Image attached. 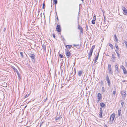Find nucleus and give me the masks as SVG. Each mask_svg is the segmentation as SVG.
Listing matches in <instances>:
<instances>
[{"mask_svg":"<svg viewBox=\"0 0 127 127\" xmlns=\"http://www.w3.org/2000/svg\"><path fill=\"white\" fill-rule=\"evenodd\" d=\"M93 52V51L90 50V52L88 54V59H90L91 57V56Z\"/></svg>","mask_w":127,"mask_h":127,"instance_id":"nucleus-10","label":"nucleus"},{"mask_svg":"<svg viewBox=\"0 0 127 127\" xmlns=\"http://www.w3.org/2000/svg\"><path fill=\"white\" fill-rule=\"evenodd\" d=\"M123 70V71L124 73V74H127V71L126 69H124Z\"/></svg>","mask_w":127,"mask_h":127,"instance_id":"nucleus-21","label":"nucleus"},{"mask_svg":"<svg viewBox=\"0 0 127 127\" xmlns=\"http://www.w3.org/2000/svg\"><path fill=\"white\" fill-rule=\"evenodd\" d=\"M83 73V72L82 70L79 71L78 73V76L79 77H80L81 76V75Z\"/></svg>","mask_w":127,"mask_h":127,"instance_id":"nucleus-14","label":"nucleus"},{"mask_svg":"<svg viewBox=\"0 0 127 127\" xmlns=\"http://www.w3.org/2000/svg\"><path fill=\"white\" fill-rule=\"evenodd\" d=\"M124 43L125 44L126 48H127V42L125 40H124Z\"/></svg>","mask_w":127,"mask_h":127,"instance_id":"nucleus-27","label":"nucleus"},{"mask_svg":"<svg viewBox=\"0 0 127 127\" xmlns=\"http://www.w3.org/2000/svg\"><path fill=\"white\" fill-rule=\"evenodd\" d=\"M65 54L67 58H69L70 56L71 53L70 51L67 49H65Z\"/></svg>","mask_w":127,"mask_h":127,"instance_id":"nucleus-2","label":"nucleus"},{"mask_svg":"<svg viewBox=\"0 0 127 127\" xmlns=\"http://www.w3.org/2000/svg\"><path fill=\"white\" fill-rule=\"evenodd\" d=\"M86 30L87 31V30H88V27L87 25H86Z\"/></svg>","mask_w":127,"mask_h":127,"instance_id":"nucleus-43","label":"nucleus"},{"mask_svg":"<svg viewBox=\"0 0 127 127\" xmlns=\"http://www.w3.org/2000/svg\"><path fill=\"white\" fill-rule=\"evenodd\" d=\"M73 46H78V47H79L78 48H80V47L79 46V44H77V45H75V44H73Z\"/></svg>","mask_w":127,"mask_h":127,"instance_id":"nucleus-26","label":"nucleus"},{"mask_svg":"<svg viewBox=\"0 0 127 127\" xmlns=\"http://www.w3.org/2000/svg\"><path fill=\"white\" fill-rule=\"evenodd\" d=\"M57 19L58 20V17L57 16Z\"/></svg>","mask_w":127,"mask_h":127,"instance_id":"nucleus-46","label":"nucleus"},{"mask_svg":"<svg viewBox=\"0 0 127 127\" xmlns=\"http://www.w3.org/2000/svg\"><path fill=\"white\" fill-rule=\"evenodd\" d=\"M29 56L32 59L34 60V61H35V60H34L35 57V56L33 54H29Z\"/></svg>","mask_w":127,"mask_h":127,"instance_id":"nucleus-6","label":"nucleus"},{"mask_svg":"<svg viewBox=\"0 0 127 127\" xmlns=\"http://www.w3.org/2000/svg\"><path fill=\"white\" fill-rule=\"evenodd\" d=\"M106 80L107 82L108 85L110 86V80L109 79V77L108 75H106Z\"/></svg>","mask_w":127,"mask_h":127,"instance_id":"nucleus-4","label":"nucleus"},{"mask_svg":"<svg viewBox=\"0 0 127 127\" xmlns=\"http://www.w3.org/2000/svg\"><path fill=\"white\" fill-rule=\"evenodd\" d=\"M100 105L101 107H103L105 106V104L103 102L100 103Z\"/></svg>","mask_w":127,"mask_h":127,"instance_id":"nucleus-18","label":"nucleus"},{"mask_svg":"<svg viewBox=\"0 0 127 127\" xmlns=\"http://www.w3.org/2000/svg\"><path fill=\"white\" fill-rule=\"evenodd\" d=\"M103 113V111L102 108H100V112H99V117L101 118H102V114Z\"/></svg>","mask_w":127,"mask_h":127,"instance_id":"nucleus-8","label":"nucleus"},{"mask_svg":"<svg viewBox=\"0 0 127 127\" xmlns=\"http://www.w3.org/2000/svg\"><path fill=\"white\" fill-rule=\"evenodd\" d=\"M96 19V18L95 16V15H94V16L93 17V20H95Z\"/></svg>","mask_w":127,"mask_h":127,"instance_id":"nucleus-37","label":"nucleus"},{"mask_svg":"<svg viewBox=\"0 0 127 127\" xmlns=\"http://www.w3.org/2000/svg\"><path fill=\"white\" fill-rule=\"evenodd\" d=\"M121 68L123 69V70L125 69L124 66L123 65H122L121 66Z\"/></svg>","mask_w":127,"mask_h":127,"instance_id":"nucleus-39","label":"nucleus"},{"mask_svg":"<svg viewBox=\"0 0 127 127\" xmlns=\"http://www.w3.org/2000/svg\"><path fill=\"white\" fill-rule=\"evenodd\" d=\"M115 51L118 57L119 58L120 54L119 53H118V52L117 51V50H115Z\"/></svg>","mask_w":127,"mask_h":127,"instance_id":"nucleus-23","label":"nucleus"},{"mask_svg":"<svg viewBox=\"0 0 127 127\" xmlns=\"http://www.w3.org/2000/svg\"><path fill=\"white\" fill-rule=\"evenodd\" d=\"M20 53L21 56L22 57H23V52H20Z\"/></svg>","mask_w":127,"mask_h":127,"instance_id":"nucleus-35","label":"nucleus"},{"mask_svg":"<svg viewBox=\"0 0 127 127\" xmlns=\"http://www.w3.org/2000/svg\"><path fill=\"white\" fill-rule=\"evenodd\" d=\"M92 23L93 24H94L95 23V20H93L92 21Z\"/></svg>","mask_w":127,"mask_h":127,"instance_id":"nucleus-29","label":"nucleus"},{"mask_svg":"<svg viewBox=\"0 0 127 127\" xmlns=\"http://www.w3.org/2000/svg\"><path fill=\"white\" fill-rule=\"evenodd\" d=\"M115 67L116 70V72H117V73L119 72V71H118V69H118V64L116 65H115Z\"/></svg>","mask_w":127,"mask_h":127,"instance_id":"nucleus-17","label":"nucleus"},{"mask_svg":"<svg viewBox=\"0 0 127 127\" xmlns=\"http://www.w3.org/2000/svg\"><path fill=\"white\" fill-rule=\"evenodd\" d=\"M121 102V104L122 105V106H123L124 105V102L123 101H122V100H121L120 101Z\"/></svg>","mask_w":127,"mask_h":127,"instance_id":"nucleus-33","label":"nucleus"},{"mask_svg":"<svg viewBox=\"0 0 127 127\" xmlns=\"http://www.w3.org/2000/svg\"><path fill=\"white\" fill-rule=\"evenodd\" d=\"M116 90L115 89V90L113 92V94L115 96L116 93Z\"/></svg>","mask_w":127,"mask_h":127,"instance_id":"nucleus-28","label":"nucleus"},{"mask_svg":"<svg viewBox=\"0 0 127 127\" xmlns=\"http://www.w3.org/2000/svg\"><path fill=\"white\" fill-rule=\"evenodd\" d=\"M30 95L29 94H27L25 96V98H26L28 97L29 95Z\"/></svg>","mask_w":127,"mask_h":127,"instance_id":"nucleus-36","label":"nucleus"},{"mask_svg":"<svg viewBox=\"0 0 127 127\" xmlns=\"http://www.w3.org/2000/svg\"><path fill=\"white\" fill-rule=\"evenodd\" d=\"M108 72L109 73H111L112 74V72H111V70L112 68L111 67V66L110 64H108Z\"/></svg>","mask_w":127,"mask_h":127,"instance_id":"nucleus-5","label":"nucleus"},{"mask_svg":"<svg viewBox=\"0 0 127 127\" xmlns=\"http://www.w3.org/2000/svg\"><path fill=\"white\" fill-rule=\"evenodd\" d=\"M42 49H43L44 51H46V47L45 46L44 44H43L42 45Z\"/></svg>","mask_w":127,"mask_h":127,"instance_id":"nucleus-19","label":"nucleus"},{"mask_svg":"<svg viewBox=\"0 0 127 127\" xmlns=\"http://www.w3.org/2000/svg\"><path fill=\"white\" fill-rule=\"evenodd\" d=\"M95 47V45H93L91 49H90V50L93 51V50L94 49Z\"/></svg>","mask_w":127,"mask_h":127,"instance_id":"nucleus-22","label":"nucleus"},{"mask_svg":"<svg viewBox=\"0 0 127 127\" xmlns=\"http://www.w3.org/2000/svg\"><path fill=\"white\" fill-rule=\"evenodd\" d=\"M57 120V119H56V120Z\"/></svg>","mask_w":127,"mask_h":127,"instance_id":"nucleus-50","label":"nucleus"},{"mask_svg":"<svg viewBox=\"0 0 127 127\" xmlns=\"http://www.w3.org/2000/svg\"><path fill=\"white\" fill-rule=\"evenodd\" d=\"M115 114H112L110 118V122L111 124L113 123V122L115 118Z\"/></svg>","mask_w":127,"mask_h":127,"instance_id":"nucleus-1","label":"nucleus"},{"mask_svg":"<svg viewBox=\"0 0 127 127\" xmlns=\"http://www.w3.org/2000/svg\"><path fill=\"white\" fill-rule=\"evenodd\" d=\"M101 82H102V84L103 83V81H102V80L101 81Z\"/></svg>","mask_w":127,"mask_h":127,"instance_id":"nucleus-48","label":"nucleus"},{"mask_svg":"<svg viewBox=\"0 0 127 127\" xmlns=\"http://www.w3.org/2000/svg\"><path fill=\"white\" fill-rule=\"evenodd\" d=\"M53 37L54 38H55V34H54V33H53Z\"/></svg>","mask_w":127,"mask_h":127,"instance_id":"nucleus-42","label":"nucleus"},{"mask_svg":"<svg viewBox=\"0 0 127 127\" xmlns=\"http://www.w3.org/2000/svg\"><path fill=\"white\" fill-rule=\"evenodd\" d=\"M13 69L16 71L17 69L15 68L14 67H13Z\"/></svg>","mask_w":127,"mask_h":127,"instance_id":"nucleus-40","label":"nucleus"},{"mask_svg":"<svg viewBox=\"0 0 127 127\" xmlns=\"http://www.w3.org/2000/svg\"><path fill=\"white\" fill-rule=\"evenodd\" d=\"M102 98V96L99 93L97 94V99H98V100H99Z\"/></svg>","mask_w":127,"mask_h":127,"instance_id":"nucleus-11","label":"nucleus"},{"mask_svg":"<svg viewBox=\"0 0 127 127\" xmlns=\"http://www.w3.org/2000/svg\"><path fill=\"white\" fill-rule=\"evenodd\" d=\"M78 28L80 30V32H81L83 33V29L80 26L78 25Z\"/></svg>","mask_w":127,"mask_h":127,"instance_id":"nucleus-15","label":"nucleus"},{"mask_svg":"<svg viewBox=\"0 0 127 127\" xmlns=\"http://www.w3.org/2000/svg\"><path fill=\"white\" fill-rule=\"evenodd\" d=\"M1 72V71H0V72Z\"/></svg>","mask_w":127,"mask_h":127,"instance_id":"nucleus-52","label":"nucleus"},{"mask_svg":"<svg viewBox=\"0 0 127 127\" xmlns=\"http://www.w3.org/2000/svg\"><path fill=\"white\" fill-rule=\"evenodd\" d=\"M16 73L17 74H19V72L17 70L16 71Z\"/></svg>","mask_w":127,"mask_h":127,"instance_id":"nucleus-41","label":"nucleus"},{"mask_svg":"<svg viewBox=\"0 0 127 127\" xmlns=\"http://www.w3.org/2000/svg\"><path fill=\"white\" fill-rule=\"evenodd\" d=\"M102 91L103 92H104L105 91V89L104 87H103L102 88Z\"/></svg>","mask_w":127,"mask_h":127,"instance_id":"nucleus-30","label":"nucleus"},{"mask_svg":"<svg viewBox=\"0 0 127 127\" xmlns=\"http://www.w3.org/2000/svg\"><path fill=\"white\" fill-rule=\"evenodd\" d=\"M53 1L54 3L56 4L57 3V0H53Z\"/></svg>","mask_w":127,"mask_h":127,"instance_id":"nucleus-31","label":"nucleus"},{"mask_svg":"<svg viewBox=\"0 0 127 127\" xmlns=\"http://www.w3.org/2000/svg\"><path fill=\"white\" fill-rule=\"evenodd\" d=\"M104 127H107V126L106 125H105Z\"/></svg>","mask_w":127,"mask_h":127,"instance_id":"nucleus-45","label":"nucleus"},{"mask_svg":"<svg viewBox=\"0 0 127 127\" xmlns=\"http://www.w3.org/2000/svg\"><path fill=\"white\" fill-rule=\"evenodd\" d=\"M59 57H60V58H63V56L62 55H61V54H59Z\"/></svg>","mask_w":127,"mask_h":127,"instance_id":"nucleus-34","label":"nucleus"},{"mask_svg":"<svg viewBox=\"0 0 127 127\" xmlns=\"http://www.w3.org/2000/svg\"><path fill=\"white\" fill-rule=\"evenodd\" d=\"M116 57H115L114 55L112 54V58H111V60L112 62H115V60Z\"/></svg>","mask_w":127,"mask_h":127,"instance_id":"nucleus-12","label":"nucleus"},{"mask_svg":"<svg viewBox=\"0 0 127 127\" xmlns=\"http://www.w3.org/2000/svg\"><path fill=\"white\" fill-rule=\"evenodd\" d=\"M26 106H26L25 107L26 108Z\"/></svg>","mask_w":127,"mask_h":127,"instance_id":"nucleus-51","label":"nucleus"},{"mask_svg":"<svg viewBox=\"0 0 127 127\" xmlns=\"http://www.w3.org/2000/svg\"><path fill=\"white\" fill-rule=\"evenodd\" d=\"M122 9L123 12L125 13V14L127 15V11L126 8L125 7L123 6Z\"/></svg>","mask_w":127,"mask_h":127,"instance_id":"nucleus-9","label":"nucleus"},{"mask_svg":"<svg viewBox=\"0 0 127 127\" xmlns=\"http://www.w3.org/2000/svg\"><path fill=\"white\" fill-rule=\"evenodd\" d=\"M17 75H18V77L19 78H20V76L19 74H18Z\"/></svg>","mask_w":127,"mask_h":127,"instance_id":"nucleus-44","label":"nucleus"},{"mask_svg":"<svg viewBox=\"0 0 127 127\" xmlns=\"http://www.w3.org/2000/svg\"><path fill=\"white\" fill-rule=\"evenodd\" d=\"M114 36L115 38L114 40L116 42H118V39L117 38L116 35V34H114Z\"/></svg>","mask_w":127,"mask_h":127,"instance_id":"nucleus-16","label":"nucleus"},{"mask_svg":"<svg viewBox=\"0 0 127 127\" xmlns=\"http://www.w3.org/2000/svg\"><path fill=\"white\" fill-rule=\"evenodd\" d=\"M56 30L57 31L59 32H61V27L59 25H58L57 26L56 28Z\"/></svg>","mask_w":127,"mask_h":127,"instance_id":"nucleus-7","label":"nucleus"},{"mask_svg":"<svg viewBox=\"0 0 127 127\" xmlns=\"http://www.w3.org/2000/svg\"><path fill=\"white\" fill-rule=\"evenodd\" d=\"M109 45L111 47V49H113V45H112V44H111L110 43H109Z\"/></svg>","mask_w":127,"mask_h":127,"instance_id":"nucleus-24","label":"nucleus"},{"mask_svg":"<svg viewBox=\"0 0 127 127\" xmlns=\"http://www.w3.org/2000/svg\"><path fill=\"white\" fill-rule=\"evenodd\" d=\"M121 95L122 96L123 99L125 100L126 97V92L125 91H122L121 92Z\"/></svg>","mask_w":127,"mask_h":127,"instance_id":"nucleus-3","label":"nucleus"},{"mask_svg":"<svg viewBox=\"0 0 127 127\" xmlns=\"http://www.w3.org/2000/svg\"><path fill=\"white\" fill-rule=\"evenodd\" d=\"M125 82V80H123V82Z\"/></svg>","mask_w":127,"mask_h":127,"instance_id":"nucleus-47","label":"nucleus"},{"mask_svg":"<svg viewBox=\"0 0 127 127\" xmlns=\"http://www.w3.org/2000/svg\"><path fill=\"white\" fill-rule=\"evenodd\" d=\"M118 115L119 116H120L121 115V110L120 109H119L118 110Z\"/></svg>","mask_w":127,"mask_h":127,"instance_id":"nucleus-20","label":"nucleus"},{"mask_svg":"<svg viewBox=\"0 0 127 127\" xmlns=\"http://www.w3.org/2000/svg\"><path fill=\"white\" fill-rule=\"evenodd\" d=\"M45 4L44 3L43 4V7H42L43 9H45Z\"/></svg>","mask_w":127,"mask_h":127,"instance_id":"nucleus-38","label":"nucleus"},{"mask_svg":"<svg viewBox=\"0 0 127 127\" xmlns=\"http://www.w3.org/2000/svg\"><path fill=\"white\" fill-rule=\"evenodd\" d=\"M5 30V28H4V30Z\"/></svg>","mask_w":127,"mask_h":127,"instance_id":"nucleus-49","label":"nucleus"},{"mask_svg":"<svg viewBox=\"0 0 127 127\" xmlns=\"http://www.w3.org/2000/svg\"><path fill=\"white\" fill-rule=\"evenodd\" d=\"M97 54H98L97 55V56L95 58V60L94 62V64H95L97 62V60L98 58V55H99V52H98V53Z\"/></svg>","mask_w":127,"mask_h":127,"instance_id":"nucleus-13","label":"nucleus"},{"mask_svg":"<svg viewBox=\"0 0 127 127\" xmlns=\"http://www.w3.org/2000/svg\"><path fill=\"white\" fill-rule=\"evenodd\" d=\"M115 46L116 49L117 50H118L119 49V48H118V45L117 44H115Z\"/></svg>","mask_w":127,"mask_h":127,"instance_id":"nucleus-32","label":"nucleus"},{"mask_svg":"<svg viewBox=\"0 0 127 127\" xmlns=\"http://www.w3.org/2000/svg\"><path fill=\"white\" fill-rule=\"evenodd\" d=\"M67 46L68 47V49H70L71 48V47L72 46L67 45H66V46H65V47H66L67 48Z\"/></svg>","mask_w":127,"mask_h":127,"instance_id":"nucleus-25","label":"nucleus"}]
</instances>
